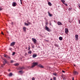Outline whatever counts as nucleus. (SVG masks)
I'll list each match as a JSON object with an SVG mask.
<instances>
[{
	"instance_id": "nucleus-1",
	"label": "nucleus",
	"mask_w": 80,
	"mask_h": 80,
	"mask_svg": "<svg viewBox=\"0 0 80 80\" xmlns=\"http://www.w3.org/2000/svg\"><path fill=\"white\" fill-rule=\"evenodd\" d=\"M32 65L31 66V68H33V67H35L36 65H38V62H33V63H32Z\"/></svg>"
},
{
	"instance_id": "nucleus-2",
	"label": "nucleus",
	"mask_w": 80,
	"mask_h": 80,
	"mask_svg": "<svg viewBox=\"0 0 80 80\" xmlns=\"http://www.w3.org/2000/svg\"><path fill=\"white\" fill-rule=\"evenodd\" d=\"M3 60H4L3 62L4 63L1 66V68H3V66L5 65V63H7V61H6V59H5L4 58H3Z\"/></svg>"
},
{
	"instance_id": "nucleus-3",
	"label": "nucleus",
	"mask_w": 80,
	"mask_h": 80,
	"mask_svg": "<svg viewBox=\"0 0 80 80\" xmlns=\"http://www.w3.org/2000/svg\"><path fill=\"white\" fill-rule=\"evenodd\" d=\"M45 30H47L48 32H50V29L46 25H45Z\"/></svg>"
},
{
	"instance_id": "nucleus-4",
	"label": "nucleus",
	"mask_w": 80,
	"mask_h": 80,
	"mask_svg": "<svg viewBox=\"0 0 80 80\" xmlns=\"http://www.w3.org/2000/svg\"><path fill=\"white\" fill-rule=\"evenodd\" d=\"M32 40L34 42V44H35L37 43V40L34 38H32Z\"/></svg>"
},
{
	"instance_id": "nucleus-5",
	"label": "nucleus",
	"mask_w": 80,
	"mask_h": 80,
	"mask_svg": "<svg viewBox=\"0 0 80 80\" xmlns=\"http://www.w3.org/2000/svg\"><path fill=\"white\" fill-rule=\"evenodd\" d=\"M4 57H6V58H9V59H11L10 57V56H8L7 55L5 54Z\"/></svg>"
},
{
	"instance_id": "nucleus-6",
	"label": "nucleus",
	"mask_w": 80,
	"mask_h": 80,
	"mask_svg": "<svg viewBox=\"0 0 80 80\" xmlns=\"http://www.w3.org/2000/svg\"><path fill=\"white\" fill-rule=\"evenodd\" d=\"M75 39L76 40H78V35L77 34L75 35Z\"/></svg>"
},
{
	"instance_id": "nucleus-7",
	"label": "nucleus",
	"mask_w": 80,
	"mask_h": 80,
	"mask_svg": "<svg viewBox=\"0 0 80 80\" xmlns=\"http://www.w3.org/2000/svg\"><path fill=\"white\" fill-rule=\"evenodd\" d=\"M15 42H13L11 43L10 46L13 47V46H14V45H15Z\"/></svg>"
},
{
	"instance_id": "nucleus-8",
	"label": "nucleus",
	"mask_w": 80,
	"mask_h": 80,
	"mask_svg": "<svg viewBox=\"0 0 80 80\" xmlns=\"http://www.w3.org/2000/svg\"><path fill=\"white\" fill-rule=\"evenodd\" d=\"M73 74L74 75H78V72L74 71Z\"/></svg>"
},
{
	"instance_id": "nucleus-9",
	"label": "nucleus",
	"mask_w": 80,
	"mask_h": 80,
	"mask_svg": "<svg viewBox=\"0 0 80 80\" xmlns=\"http://www.w3.org/2000/svg\"><path fill=\"white\" fill-rule=\"evenodd\" d=\"M65 32L66 34H68V28H65Z\"/></svg>"
},
{
	"instance_id": "nucleus-10",
	"label": "nucleus",
	"mask_w": 80,
	"mask_h": 80,
	"mask_svg": "<svg viewBox=\"0 0 80 80\" xmlns=\"http://www.w3.org/2000/svg\"><path fill=\"white\" fill-rule=\"evenodd\" d=\"M12 5L13 7H16V6L17 5V3H16V2H13L12 4Z\"/></svg>"
},
{
	"instance_id": "nucleus-11",
	"label": "nucleus",
	"mask_w": 80,
	"mask_h": 80,
	"mask_svg": "<svg viewBox=\"0 0 80 80\" xmlns=\"http://www.w3.org/2000/svg\"><path fill=\"white\" fill-rule=\"evenodd\" d=\"M38 66L39 67H40L42 68H43L44 67L41 64H39L38 65Z\"/></svg>"
},
{
	"instance_id": "nucleus-12",
	"label": "nucleus",
	"mask_w": 80,
	"mask_h": 80,
	"mask_svg": "<svg viewBox=\"0 0 80 80\" xmlns=\"http://www.w3.org/2000/svg\"><path fill=\"white\" fill-rule=\"evenodd\" d=\"M19 70H23V69H25V68L22 66L21 67H19Z\"/></svg>"
},
{
	"instance_id": "nucleus-13",
	"label": "nucleus",
	"mask_w": 80,
	"mask_h": 80,
	"mask_svg": "<svg viewBox=\"0 0 80 80\" xmlns=\"http://www.w3.org/2000/svg\"><path fill=\"white\" fill-rule=\"evenodd\" d=\"M58 25H62V23L59 21L58 22Z\"/></svg>"
},
{
	"instance_id": "nucleus-14",
	"label": "nucleus",
	"mask_w": 80,
	"mask_h": 80,
	"mask_svg": "<svg viewBox=\"0 0 80 80\" xmlns=\"http://www.w3.org/2000/svg\"><path fill=\"white\" fill-rule=\"evenodd\" d=\"M48 15H49V17H52L53 15H52V14H50V13L49 12H48Z\"/></svg>"
},
{
	"instance_id": "nucleus-15",
	"label": "nucleus",
	"mask_w": 80,
	"mask_h": 80,
	"mask_svg": "<svg viewBox=\"0 0 80 80\" xmlns=\"http://www.w3.org/2000/svg\"><path fill=\"white\" fill-rule=\"evenodd\" d=\"M23 30L24 32H26V27H23Z\"/></svg>"
},
{
	"instance_id": "nucleus-16",
	"label": "nucleus",
	"mask_w": 80,
	"mask_h": 80,
	"mask_svg": "<svg viewBox=\"0 0 80 80\" xmlns=\"http://www.w3.org/2000/svg\"><path fill=\"white\" fill-rule=\"evenodd\" d=\"M24 25L26 26H28V24L27 23L24 22Z\"/></svg>"
},
{
	"instance_id": "nucleus-17",
	"label": "nucleus",
	"mask_w": 80,
	"mask_h": 80,
	"mask_svg": "<svg viewBox=\"0 0 80 80\" xmlns=\"http://www.w3.org/2000/svg\"><path fill=\"white\" fill-rule=\"evenodd\" d=\"M37 57V55H36V54H34L32 55V57L33 58H35V57Z\"/></svg>"
},
{
	"instance_id": "nucleus-18",
	"label": "nucleus",
	"mask_w": 80,
	"mask_h": 80,
	"mask_svg": "<svg viewBox=\"0 0 80 80\" xmlns=\"http://www.w3.org/2000/svg\"><path fill=\"white\" fill-rule=\"evenodd\" d=\"M54 46L57 47H59V46H58V45L57 44H54Z\"/></svg>"
},
{
	"instance_id": "nucleus-19",
	"label": "nucleus",
	"mask_w": 80,
	"mask_h": 80,
	"mask_svg": "<svg viewBox=\"0 0 80 80\" xmlns=\"http://www.w3.org/2000/svg\"><path fill=\"white\" fill-rule=\"evenodd\" d=\"M59 39L60 40H63V38L61 37H60L59 38Z\"/></svg>"
},
{
	"instance_id": "nucleus-20",
	"label": "nucleus",
	"mask_w": 80,
	"mask_h": 80,
	"mask_svg": "<svg viewBox=\"0 0 80 80\" xmlns=\"http://www.w3.org/2000/svg\"><path fill=\"white\" fill-rule=\"evenodd\" d=\"M48 4L49 5V6H52V4H51V3L50 2H48Z\"/></svg>"
},
{
	"instance_id": "nucleus-21",
	"label": "nucleus",
	"mask_w": 80,
	"mask_h": 80,
	"mask_svg": "<svg viewBox=\"0 0 80 80\" xmlns=\"http://www.w3.org/2000/svg\"><path fill=\"white\" fill-rule=\"evenodd\" d=\"M19 73H21V74H22L23 73V71L22 70H21L19 71Z\"/></svg>"
},
{
	"instance_id": "nucleus-22",
	"label": "nucleus",
	"mask_w": 80,
	"mask_h": 80,
	"mask_svg": "<svg viewBox=\"0 0 80 80\" xmlns=\"http://www.w3.org/2000/svg\"><path fill=\"white\" fill-rule=\"evenodd\" d=\"M28 53L31 54L32 53V51L30 50L28 52Z\"/></svg>"
},
{
	"instance_id": "nucleus-23",
	"label": "nucleus",
	"mask_w": 80,
	"mask_h": 80,
	"mask_svg": "<svg viewBox=\"0 0 80 80\" xmlns=\"http://www.w3.org/2000/svg\"><path fill=\"white\" fill-rule=\"evenodd\" d=\"M13 75V74L12 73H10L9 74V76L10 77H11V76H12Z\"/></svg>"
},
{
	"instance_id": "nucleus-24",
	"label": "nucleus",
	"mask_w": 80,
	"mask_h": 80,
	"mask_svg": "<svg viewBox=\"0 0 80 80\" xmlns=\"http://www.w3.org/2000/svg\"><path fill=\"white\" fill-rule=\"evenodd\" d=\"M62 2L63 3H64L65 2V1L63 0H61Z\"/></svg>"
},
{
	"instance_id": "nucleus-25",
	"label": "nucleus",
	"mask_w": 80,
	"mask_h": 80,
	"mask_svg": "<svg viewBox=\"0 0 80 80\" xmlns=\"http://www.w3.org/2000/svg\"><path fill=\"white\" fill-rule=\"evenodd\" d=\"M19 64L18 63H15L14 64V65H15V66H18V65Z\"/></svg>"
},
{
	"instance_id": "nucleus-26",
	"label": "nucleus",
	"mask_w": 80,
	"mask_h": 80,
	"mask_svg": "<svg viewBox=\"0 0 80 80\" xmlns=\"http://www.w3.org/2000/svg\"><path fill=\"white\" fill-rule=\"evenodd\" d=\"M15 52H13L12 55H15Z\"/></svg>"
},
{
	"instance_id": "nucleus-27",
	"label": "nucleus",
	"mask_w": 80,
	"mask_h": 80,
	"mask_svg": "<svg viewBox=\"0 0 80 80\" xmlns=\"http://www.w3.org/2000/svg\"><path fill=\"white\" fill-rule=\"evenodd\" d=\"M53 75H55V76H57V73H53Z\"/></svg>"
},
{
	"instance_id": "nucleus-28",
	"label": "nucleus",
	"mask_w": 80,
	"mask_h": 80,
	"mask_svg": "<svg viewBox=\"0 0 80 80\" xmlns=\"http://www.w3.org/2000/svg\"><path fill=\"white\" fill-rule=\"evenodd\" d=\"M13 62H14V61L13 60H11V62H10L11 63H13Z\"/></svg>"
},
{
	"instance_id": "nucleus-29",
	"label": "nucleus",
	"mask_w": 80,
	"mask_h": 80,
	"mask_svg": "<svg viewBox=\"0 0 80 80\" xmlns=\"http://www.w3.org/2000/svg\"><path fill=\"white\" fill-rule=\"evenodd\" d=\"M53 79H54V80H56L57 79V78L56 77H53Z\"/></svg>"
},
{
	"instance_id": "nucleus-30",
	"label": "nucleus",
	"mask_w": 80,
	"mask_h": 80,
	"mask_svg": "<svg viewBox=\"0 0 80 80\" xmlns=\"http://www.w3.org/2000/svg\"><path fill=\"white\" fill-rule=\"evenodd\" d=\"M9 50L11 51H12V48H9Z\"/></svg>"
},
{
	"instance_id": "nucleus-31",
	"label": "nucleus",
	"mask_w": 80,
	"mask_h": 80,
	"mask_svg": "<svg viewBox=\"0 0 80 80\" xmlns=\"http://www.w3.org/2000/svg\"><path fill=\"white\" fill-rule=\"evenodd\" d=\"M64 5H66V6L67 7L68 6V5L67 3H64Z\"/></svg>"
},
{
	"instance_id": "nucleus-32",
	"label": "nucleus",
	"mask_w": 80,
	"mask_h": 80,
	"mask_svg": "<svg viewBox=\"0 0 80 80\" xmlns=\"http://www.w3.org/2000/svg\"><path fill=\"white\" fill-rule=\"evenodd\" d=\"M28 25L31 24V23L30 22H28Z\"/></svg>"
},
{
	"instance_id": "nucleus-33",
	"label": "nucleus",
	"mask_w": 80,
	"mask_h": 80,
	"mask_svg": "<svg viewBox=\"0 0 80 80\" xmlns=\"http://www.w3.org/2000/svg\"><path fill=\"white\" fill-rule=\"evenodd\" d=\"M32 80H35V78H32Z\"/></svg>"
},
{
	"instance_id": "nucleus-34",
	"label": "nucleus",
	"mask_w": 80,
	"mask_h": 80,
	"mask_svg": "<svg viewBox=\"0 0 80 80\" xmlns=\"http://www.w3.org/2000/svg\"><path fill=\"white\" fill-rule=\"evenodd\" d=\"M45 24H46V25H48V22H46L45 23Z\"/></svg>"
},
{
	"instance_id": "nucleus-35",
	"label": "nucleus",
	"mask_w": 80,
	"mask_h": 80,
	"mask_svg": "<svg viewBox=\"0 0 80 80\" xmlns=\"http://www.w3.org/2000/svg\"><path fill=\"white\" fill-rule=\"evenodd\" d=\"M62 72L63 73H65V71H63V70H62Z\"/></svg>"
},
{
	"instance_id": "nucleus-36",
	"label": "nucleus",
	"mask_w": 80,
	"mask_h": 80,
	"mask_svg": "<svg viewBox=\"0 0 80 80\" xmlns=\"http://www.w3.org/2000/svg\"><path fill=\"white\" fill-rule=\"evenodd\" d=\"M2 10V8H1V7H0V11H1V10Z\"/></svg>"
},
{
	"instance_id": "nucleus-37",
	"label": "nucleus",
	"mask_w": 80,
	"mask_h": 80,
	"mask_svg": "<svg viewBox=\"0 0 80 80\" xmlns=\"http://www.w3.org/2000/svg\"><path fill=\"white\" fill-rule=\"evenodd\" d=\"M1 34H2V35H4V34H3V32H2Z\"/></svg>"
},
{
	"instance_id": "nucleus-38",
	"label": "nucleus",
	"mask_w": 80,
	"mask_h": 80,
	"mask_svg": "<svg viewBox=\"0 0 80 80\" xmlns=\"http://www.w3.org/2000/svg\"><path fill=\"white\" fill-rule=\"evenodd\" d=\"M30 47H29L28 48H29V49H28V50H30Z\"/></svg>"
},
{
	"instance_id": "nucleus-39",
	"label": "nucleus",
	"mask_w": 80,
	"mask_h": 80,
	"mask_svg": "<svg viewBox=\"0 0 80 80\" xmlns=\"http://www.w3.org/2000/svg\"><path fill=\"white\" fill-rule=\"evenodd\" d=\"M72 80H74V78H72Z\"/></svg>"
},
{
	"instance_id": "nucleus-40",
	"label": "nucleus",
	"mask_w": 80,
	"mask_h": 80,
	"mask_svg": "<svg viewBox=\"0 0 80 80\" xmlns=\"http://www.w3.org/2000/svg\"><path fill=\"white\" fill-rule=\"evenodd\" d=\"M79 24H80V20H79Z\"/></svg>"
},
{
	"instance_id": "nucleus-41",
	"label": "nucleus",
	"mask_w": 80,
	"mask_h": 80,
	"mask_svg": "<svg viewBox=\"0 0 80 80\" xmlns=\"http://www.w3.org/2000/svg\"><path fill=\"white\" fill-rule=\"evenodd\" d=\"M8 72H10V69L8 70Z\"/></svg>"
},
{
	"instance_id": "nucleus-42",
	"label": "nucleus",
	"mask_w": 80,
	"mask_h": 80,
	"mask_svg": "<svg viewBox=\"0 0 80 80\" xmlns=\"http://www.w3.org/2000/svg\"><path fill=\"white\" fill-rule=\"evenodd\" d=\"M21 4H22V1H21Z\"/></svg>"
},
{
	"instance_id": "nucleus-43",
	"label": "nucleus",
	"mask_w": 80,
	"mask_h": 80,
	"mask_svg": "<svg viewBox=\"0 0 80 80\" xmlns=\"http://www.w3.org/2000/svg\"><path fill=\"white\" fill-rule=\"evenodd\" d=\"M50 80H52V78H51Z\"/></svg>"
},
{
	"instance_id": "nucleus-44",
	"label": "nucleus",
	"mask_w": 80,
	"mask_h": 80,
	"mask_svg": "<svg viewBox=\"0 0 80 80\" xmlns=\"http://www.w3.org/2000/svg\"><path fill=\"white\" fill-rule=\"evenodd\" d=\"M74 67H75L76 65L74 64Z\"/></svg>"
},
{
	"instance_id": "nucleus-45",
	"label": "nucleus",
	"mask_w": 80,
	"mask_h": 80,
	"mask_svg": "<svg viewBox=\"0 0 80 80\" xmlns=\"http://www.w3.org/2000/svg\"><path fill=\"white\" fill-rule=\"evenodd\" d=\"M28 47H30V45H28Z\"/></svg>"
},
{
	"instance_id": "nucleus-46",
	"label": "nucleus",
	"mask_w": 80,
	"mask_h": 80,
	"mask_svg": "<svg viewBox=\"0 0 80 80\" xmlns=\"http://www.w3.org/2000/svg\"><path fill=\"white\" fill-rule=\"evenodd\" d=\"M20 2H22V0H20Z\"/></svg>"
},
{
	"instance_id": "nucleus-47",
	"label": "nucleus",
	"mask_w": 80,
	"mask_h": 80,
	"mask_svg": "<svg viewBox=\"0 0 80 80\" xmlns=\"http://www.w3.org/2000/svg\"><path fill=\"white\" fill-rule=\"evenodd\" d=\"M25 55H27V53H25Z\"/></svg>"
},
{
	"instance_id": "nucleus-48",
	"label": "nucleus",
	"mask_w": 80,
	"mask_h": 80,
	"mask_svg": "<svg viewBox=\"0 0 80 80\" xmlns=\"http://www.w3.org/2000/svg\"><path fill=\"white\" fill-rule=\"evenodd\" d=\"M50 25H51V23H50Z\"/></svg>"
},
{
	"instance_id": "nucleus-49",
	"label": "nucleus",
	"mask_w": 80,
	"mask_h": 80,
	"mask_svg": "<svg viewBox=\"0 0 80 80\" xmlns=\"http://www.w3.org/2000/svg\"><path fill=\"white\" fill-rule=\"evenodd\" d=\"M12 24H13V22H12Z\"/></svg>"
}]
</instances>
